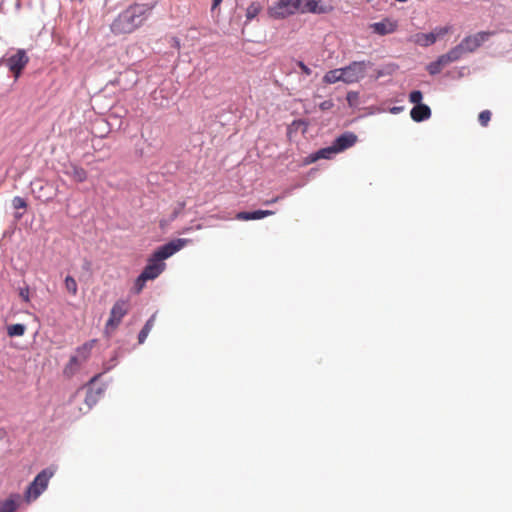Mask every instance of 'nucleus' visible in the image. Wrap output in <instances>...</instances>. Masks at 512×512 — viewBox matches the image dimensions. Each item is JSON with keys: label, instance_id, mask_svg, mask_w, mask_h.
I'll return each mask as SVG.
<instances>
[{"label": "nucleus", "instance_id": "obj_22", "mask_svg": "<svg viewBox=\"0 0 512 512\" xmlns=\"http://www.w3.org/2000/svg\"><path fill=\"white\" fill-rule=\"evenodd\" d=\"M64 285L69 294H71L72 296H76L78 292V285L76 280L72 276H66L64 280Z\"/></svg>", "mask_w": 512, "mask_h": 512}, {"label": "nucleus", "instance_id": "obj_24", "mask_svg": "<svg viewBox=\"0 0 512 512\" xmlns=\"http://www.w3.org/2000/svg\"><path fill=\"white\" fill-rule=\"evenodd\" d=\"M334 149L335 148H334L333 144L330 147L320 149L316 153L315 159H328V158H330L332 154L337 153L336 151H334Z\"/></svg>", "mask_w": 512, "mask_h": 512}, {"label": "nucleus", "instance_id": "obj_23", "mask_svg": "<svg viewBox=\"0 0 512 512\" xmlns=\"http://www.w3.org/2000/svg\"><path fill=\"white\" fill-rule=\"evenodd\" d=\"M7 333L10 337L22 336L25 333V326L23 324H13L8 326Z\"/></svg>", "mask_w": 512, "mask_h": 512}, {"label": "nucleus", "instance_id": "obj_34", "mask_svg": "<svg viewBox=\"0 0 512 512\" xmlns=\"http://www.w3.org/2000/svg\"><path fill=\"white\" fill-rule=\"evenodd\" d=\"M358 99V93L357 92H348L347 93V101L350 105H353L355 101Z\"/></svg>", "mask_w": 512, "mask_h": 512}, {"label": "nucleus", "instance_id": "obj_7", "mask_svg": "<svg viewBox=\"0 0 512 512\" xmlns=\"http://www.w3.org/2000/svg\"><path fill=\"white\" fill-rule=\"evenodd\" d=\"M130 308L129 302L124 299L116 301L110 311V317L107 320L105 330L114 331L121 323L123 317L128 313Z\"/></svg>", "mask_w": 512, "mask_h": 512}, {"label": "nucleus", "instance_id": "obj_2", "mask_svg": "<svg viewBox=\"0 0 512 512\" xmlns=\"http://www.w3.org/2000/svg\"><path fill=\"white\" fill-rule=\"evenodd\" d=\"M186 242L187 240L185 239H176L159 247L151 257H149L141 274L148 280L157 278L165 269L166 265L164 260L181 250Z\"/></svg>", "mask_w": 512, "mask_h": 512}, {"label": "nucleus", "instance_id": "obj_3", "mask_svg": "<svg viewBox=\"0 0 512 512\" xmlns=\"http://www.w3.org/2000/svg\"><path fill=\"white\" fill-rule=\"evenodd\" d=\"M494 32L481 31L473 35L466 36L458 45L450 49L455 51V58L459 60L465 53L476 51L484 42L488 41Z\"/></svg>", "mask_w": 512, "mask_h": 512}, {"label": "nucleus", "instance_id": "obj_10", "mask_svg": "<svg viewBox=\"0 0 512 512\" xmlns=\"http://www.w3.org/2000/svg\"><path fill=\"white\" fill-rule=\"evenodd\" d=\"M398 23L390 18H385L380 22H375L370 25L372 31L378 35H387L397 30Z\"/></svg>", "mask_w": 512, "mask_h": 512}, {"label": "nucleus", "instance_id": "obj_28", "mask_svg": "<svg viewBox=\"0 0 512 512\" xmlns=\"http://www.w3.org/2000/svg\"><path fill=\"white\" fill-rule=\"evenodd\" d=\"M491 119V112L489 110H483L478 116L479 123L486 127Z\"/></svg>", "mask_w": 512, "mask_h": 512}, {"label": "nucleus", "instance_id": "obj_18", "mask_svg": "<svg viewBox=\"0 0 512 512\" xmlns=\"http://www.w3.org/2000/svg\"><path fill=\"white\" fill-rule=\"evenodd\" d=\"M83 363L78 356H71L69 362L65 365L63 373L67 377H72L81 367Z\"/></svg>", "mask_w": 512, "mask_h": 512}, {"label": "nucleus", "instance_id": "obj_8", "mask_svg": "<svg viewBox=\"0 0 512 512\" xmlns=\"http://www.w3.org/2000/svg\"><path fill=\"white\" fill-rule=\"evenodd\" d=\"M267 12L273 19H284L294 15L290 7V0H278L268 8Z\"/></svg>", "mask_w": 512, "mask_h": 512}, {"label": "nucleus", "instance_id": "obj_15", "mask_svg": "<svg viewBox=\"0 0 512 512\" xmlns=\"http://www.w3.org/2000/svg\"><path fill=\"white\" fill-rule=\"evenodd\" d=\"M274 214V211L271 210H256L253 212H239L236 214L235 218L237 220L241 221H248V220H258L262 219L267 216H271Z\"/></svg>", "mask_w": 512, "mask_h": 512}, {"label": "nucleus", "instance_id": "obj_26", "mask_svg": "<svg viewBox=\"0 0 512 512\" xmlns=\"http://www.w3.org/2000/svg\"><path fill=\"white\" fill-rule=\"evenodd\" d=\"M304 0H290V7L293 14L302 13L304 14Z\"/></svg>", "mask_w": 512, "mask_h": 512}, {"label": "nucleus", "instance_id": "obj_29", "mask_svg": "<svg viewBox=\"0 0 512 512\" xmlns=\"http://www.w3.org/2000/svg\"><path fill=\"white\" fill-rule=\"evenodd\" d=\"M451 26L444 27H436L434 31H432L433 35H436V40L448 34L451 31Z\"/></svg>", "mask_w": 512, "mask_h": 512}, {"label": "nucleus", "instance_id": "obj_12", "mask_svg": "<svg viewBox=\"0 0 512 512\" xmlns=\"http://www.w3.org/2000/svg\"><path fill=\"white\" fill-rule=\"evenodd\" d=\"M304 14H326L333 10L331 5L324 4L322 0H304Z\"/></svg>", "mask_w": 512, "mask_h": 512}, {"label": "nucleus", "instance_id": "obj_30", "mask_svg": "<svg viewBox=\"0 0 512 512\" xmlns=\"http://www.w3.org/2000/svg\"><path fill=\"white\" fill-rule=\"evenodd\" d=\"M422 98V92L419 90H414L409 95V101L415 105L421 104Z\"/></svg>", "mask_w": 512, "mask_h": 512}, {"label": "nucleus", "instance_id": "obj_35", "mask_svg": "<svg viewBox=\"0 0 512 512\" xmlns=\"http://www.w3.org/2000/svg\"><path fill=\"white\" fill-rule=\"evenodd\" d=\"M20 296L24 301H29V289L28 288L21 289Z\"/></svg>", "mask_w": 512, "mask_h": 512}, {"label": "nucleus", "instance_id": "obj_1", "mask_svg": "<svg viewBox=\"0 0 512 512\" xmlns=\"http://www.w3.org/2000/svg\"><path fill=\"white\" fill-rule=\"evenodd\" d=\"M151 9L146 4H133L129 6L113 20L110 25L111 32L114 35L132 33L143 24Z\"/></svg>", "mask_w": 512, "mask_h": 512}, {"label": "nucleus", "instance_id": "obj_14", "mask_svg": "<svg viewBox=\"0 0 512 512\" xmlns=\"http://www.w3.org/2000/svg\"><path fill=\"white\" fill-rule=\"evenodd\" d=\"M410 116L415 122H421L431 117V109L429 106L421 103L411 109Z\"/></svg>", "mask_w": 512, "mask_h": 512}, {"label": "nucleus", "instance_id": "obj_4", "mask_svg": "<svg viewBox=\"0 0 512 512\" xmlns=\"http://www.w3.org/2000/svg\"><path fill=\"white\" fill-rule=\"evenodd\" d=\"M55 470L51 467L43 469L27 487L24 497L27 503L35 501L48 487Z\"/></svg>", "mask_w": 512, "mask_h": 512}, {"label": "nucleus", "instance_id": "obj_37", "mask_svg": "<svg viewBox=\"0 0 512 512\" xmlns=\"http://www.w3.org/2000/svg\"><path fill=\"white\" fill-rule=\"evenodd\" d=\"M83 268L87 271H89L91 269V262L88 261V260H85L84 261V264H83Z\"/></svg>", "mask_w": 512, "mask_h": 512}, {"label": "nucleus", "instance_id": "obj_36", "mask_svg": "<svg viewBox=\"0 0 512 512\" xmlns=\"http://www.w3.org/2000/svg\"><path fill=\"white\" fill-rule=\"evenodd\" d=\"M280 199H282L281 196H276V197H274V198H272L270 200L265 201L264 204L265 205L273 204V203L278 202Z\"/></svg>", "mask_w": 512, "mask_h": 512}, {"label": "nucleus", "instance_id": "obj_6", "mask_svg": "<svg viewBox=\"0 0 512 512\" xmlns=\"http://www.w3.org/2000/svg\"><path fill=\"white\" fill-rule=\"evenodd\" d=\"M371 65L369 61H353L348 66L343 67L344 83L352 84L359 82L365 77L367 68Z\"/></svg>", "mask_w": 512, "mask_h": 512}, {"label": "nucleus", "instance_id": "obj_16", "mask_svg": "<svg viewBox=\"0 0 512 512\" xmlns=\"http://www.w3.org/2000/svg\"><path fill=\"white\" fill-rule=\"evenodd\" d=\"M410 40L421 47H428L436 42V35H433L432 32L416 33Z\"/></svg>", "mask_w": 512, "mask_h": 512}, {"label": "nucleus", "instance_id": "obj_40", "mask_svg": "<svg viewBox=\"0 0 512 512\" xmlns=\"http://www.w3.org/2000/svg\"><path fill=\"white\" fill-rule=\"evenodd\" d=\"M2 438V432L0 431V439Z\"/></svg>", "mask_w": 512, "mask_h": 512}, {"label": "nucleus", "instance_id": "obj_13", "mask_svg": "<svg viewBox=\"0 0 512 512\" xmlns=\"http://www.w3.org/2000/svg\"><path fill=\"white\" fill-rule=\"evenodd\" d=\"M64 173L78 183L86 181L88 177L87 171L83 167L74 163H70Z\"/></svg>", "mask_w": 512, "mask_h": 512}, {"label": "nucleus", "instance_id": "obj_17", "mask_svg": "<svg viewBox=\"0 0 512 512\" xmlns=\"http://www.w3.org/2000/svg\"><path fill=\"white\" fill-rule=\"evenodd\" d=\"M96 343V340H91L84 343L82 346L78 347L76 350V355L79 360L84 363L90 357L91 351Z\"/></svg>", "mask_w": 512, "mask_h": 512}, {"label": "nucleus", "instance_id": "obj_31", "mask_svg": "<svg viewBox=\"0 0 512 512\" xmlns=\"http://www.w3.org/2000/svg\"><path fill=\"white\" fill-rule=\"evenodd\" d=\"M12 205H13L14 209H25L27 207L26 201L22 197H19V196H16L13 198Z\"/></svg>", "mask_w": 512, "mask_h": 512}, {"label": "nucleus", "instance_id": "obj_19", "mask_svg": "<svg viewBox=\"0 0 512 512\" xmlns=\"http://www.w3.org/2000/svg\"><path fill=\"white\" fill-rule=\"evenodd\" d=\"M323 81L327 84H334L339 81L344 82L343 69L339 68V69H334V70L328 71L324 75Z\"/></svg>", "mask_w": 512, "mask_h": 512}, {"label": "nucleus", "instance_id": "obj_20", "mask_svg": "<svg viewBox=\"0 0 512 512\" xmlns=\"http://www.w3.org/2000/svg\"><path fill=\"white\" fill-rule=\"evenodd\" d=\"M154 322H155V315H152L148 320L147 322L145 323L144 327L142 328V330L139 332V335H138V342L140 344L144 343V341L146 340L148 334L150 333V331L152 330L153 326H154Z\"/></svg>", "mask_w": 512, "mask_h": 512}, {"label": "nucleus", "instance_id": "obj_39", "mask_svg": "<svg viewBox=\"0 0 512 512\" xmlns=\"http://www.w3.org/2000/svg\"><path fill=\"white\" fill-rule=\"evenodd\" d=\"M100 375H96L94 376L91 380H90V383H94L98 378H99Z\"/></svg>", "mask_w": 512, "mask_h": 512}, {"label": "nucleus", "instance_id": "obj_9", "mask_svg": "<svg viewBox=\"0 0 512 512\" xmlns=\"http://www.w3.org/2000/svg\"><path fill=\"white\" fill-rule=\"evenodd\" d=\"M455 51L449 50L447 53L439 56L436 61L431 62L427 65L426 69L430 75L439 74L442 69L452 62L457 61L455 58Z\"/></svg>", "mask_w": 512, "mask_h": 512}, {"label": "nucleus", "instance_id": "obj_38", "mask_svg": "<svg viewBox=\"0 0 512 512\" xmlns=\"http://www.w3.org/2000/svg\"><path fill=\"white\" fill-rule=\"evenodd\" d=\"M222 1L223 0H213L212 9H215L216 7H218Z\"/></svg>", "mask_w": 512, "mask_h": 512}, {"label": "nucleus", "instance_id": "obj_33", "mask_svg": "<svg viewBox=\"0 0 512 512\" xmlns=\"http://www.w3.org/2000/svg\"><path fill=\"white\" fill-rule=\"evenodd\" d=\"M297 65L305 75H307V76L311 75V73H312L311 69L306 64H304L302 61H299L297 63Z\"/></svg>", "mask_w": 512, "mask_h": 512}, {"label": "nucleus", "instance_id": "obj_25", "mask_svg": "<svg viewBox=\"0 0 512 512\" xmlns=\"http://www.w3.org/2000/svg\"><path fill=\"white\" fill-rule=\"evenodd\" d=\"M147 281H148V279H146L142 274H140L134 282L133 291L136 294H139L145 287V284Z\"/></svg>", "mask_w": 512, "mask_h": 512}, {"label": "nucleus", "instance_id": "obj_5", "mask_svg": "<svg viewBox=\"0 0 512 512\" xmlns=\"http://www.w3.org/2000/svg\"><path fill=\"white\" fill-rule=\"evenodd\" d=\"M28 62L29 56L24 49H17L14 54L0 59V65L4 64L15 79L20 77Z\"/></svg>", "mask_w": 512, "mask_h": 512}, {"label": "nucleus", "instance_id": "obj_27", "mask_svg": "<svg viewBox=\"0 0 512 512\" xmlns=\"http://www.w3.org/2000/svg\"><path fill=\"white\" fill-rule=\"evenodd\" d=\"M16 507V503L12 499H7L0 504V512H14Z\"/></svg>", "mask_w": 512, "mask_h": 512}, {"label": "nucleus", "instance_id": "obj_11", "mask_svg": "<svg viewBox=\"0 0 512 512\" xmlns=\"http://www.w3.org/2000/svg\"><path fill=\"white\" fill-rule=\"evenodd\" d=\"M357 142V136L353 132H345L333 141L334 151L342 152L352 147Z\"/></svg>", "mask_w": 512, "mask_h": 512}, {"label": "nucleus", "instance_id": "obj_32", "mask_svg": "<svg viewBox=\"0 0 512 512\" xmlns=\"http://www.w3.org/2000/svg\"><path fill=\"white\" fill-rule=\"evenodd\" d=\"M334 106V103L332 100H325L322 103H320L319 107L321 110H330Z\"/></svg>", "mask_w": 512, "mask_h": 512}, {"label": "nucleus", "instance_id": "obj_21", "mask_svg": "<svg viewBox=\"0 0 512 512\" xmlns=\"http://www.w3.org/2000/svg\"><path fill=\"white\" fill-rule=\"evenodd\" d=\"M262 11V5L259 2H252L246 9V20H253Z\"/></svg>", "mask_w": 512, "mask_h": 512}]
</instances>
